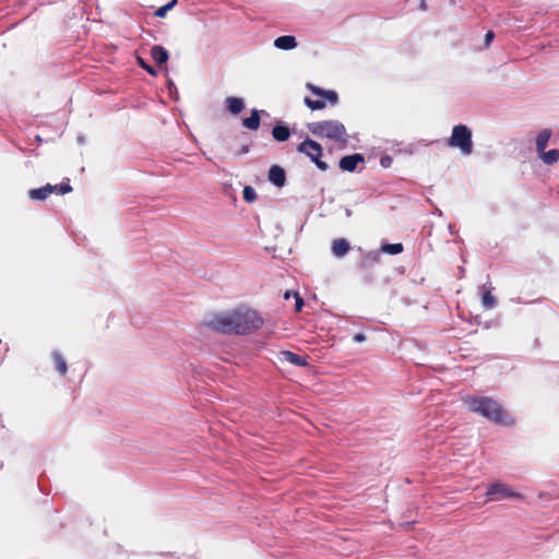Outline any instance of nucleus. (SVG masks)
<instances>
[{
    "instance_id": "nucleus-1",
    "label": "nucleus",
    "mask_w": 559,
    "mask_h": 559,
    "mask_svg": "<svg viewBox=\"0 0 559 559\" xmlns=\"http://www.w3.org/2000/svg\"><path fill=\"white\" fill-rule=\"evenodd\" d=\"M262 323L263 321L258 312L247 307L221 312L206 321V325L215 331L239 335L258 330Z\"/></svg>"
},
{
    "instance_id": "nucleus-2",
    "label": "nucleus",
    "mask_w": 559,
    "mask_h": 559,
    "mask_svg": "<svg viewBox=\"0 0 559 559\" xmlns=\"http://www.w3.org/2000/svg\"><path fill=\"white\" fill-rule=\"evenodd\" d=\"M464 406L487 420L501 425L512 426L514 419L509 413H507L500 403L491 397L483 395H466L463 397Z\"/></svg>"
},
{
    "instance_id": "nucleus-3",
    "label": "nucleus",
    "mask_w": 559,
    "mask_h": 559,
    "mask_svg": "<svg viewBox=\"0 0 559 559\" xmlns=\"http://www.w3.org/2000/svg\"><path fill=\"white\" fill-rule=\"evenodd\" d=\"M308 130L317 138L326 139L332 142L345 144L348 134L345 126L338 120H321L307 124Z\"/></svg>"
},
{
    "instance_id": "nucleus-4",
    "label": "nucleus",
    "mask_w": 559,
    "mask_h": 559,
    "mask_svg": "<svg viewBox=\"0 0 559 559\" xmlns=\"http://www.w3.org/2000/svg\"><path fill=\"white\" fill-rule=\"evenodd\" d=\"M448 145L457 148L464 156L471 155L473 153L472 131L465 124L454 126Z\"/></svg>"
},
{
    "instance_id": "nucleus-5",
    "label": "nucleus",
    "mask_w": 559,
    "mask_h": 559,
    "mask_svg": "<svg viewBox=\"0 0 559 559\" xmlns=\"http://www.w3.org/2000/svg\"><path fill=\"white\" fill-rule=\"evenodd\" d=\"M487 501L490 500H502V499H515L522 500L523 496L513 490L510 486L501 481H495L487 488Z\"/></svg>"
},
{
    "instance_id": "nucleus-6",
    "label": "nucleus",
    "mask_w": 559,
    "mask_h": 559,
    "mask_svg": "<svg viewBox=\"0 0 559 559\" xmlns=\"http://www.w3.org/2000/svg\"><path fill=\"white\" fill-rule=\"evenodd\" d=\"M297 151L306 154L320 170L325 171L329 168L328 164L320 159L322 146L318 142L307 139L297 146Z\"/></svg>"
},
{
    "instance_id": "nucleus-7",
    "label": "nucleus",
    "mask_w": 559,
    "mask_h": 559,
    "mask_svg": "<svg viewBox=\"0 0 559 559\" xmlns=\"http://www.w3.org/2000/svg\"><path fill=\"white\" fill-rule=\"evenodd\" d=\"M72 190L71 186L68 183L61 185H46L45 187L38 189H32L28 191V197L35 201L46 200L50 194H66Z\"/></svg>"
},
{
    "instance_id": "nucleus-8",
    "label": "nucleus",
    "mask_w": 559,
    "mask_h": 559,
    "mask_svg": "<svg viewBox=\"0 0 559 559\" xmlns=\"http://www.w3.org/2000/svg\"><path fill=\"white\" fill-rule=\"evenodd\" d=\"M306 86L316 96L326 99L329 102V104H331L333 106L337 104L338 95L336 92L331 91V90H323V88L318 87L311 83H308Z\"/></svg>"
},
{
    "instance_id": "nucleus-9",
    "label": "nucleus",
    "mask_w": 559,
    "mask_h": 559,
    "mask_svg": "<svg viewBox=\"0 0 559 559\" xmlns=\"http://www.w3.org/2000/svg\"><path fill=\"white\" fill-rule=\"evenodd\" d=\"M364 163V157L360 154L347 155L341 158L340 168L344 171H355L359 164Z\"/></svg>"
},
{
    "instance_id": "nucleus-10",
    "label": "nucleus",
    "mask_w": 559,
    "mask_h": 559,
    "mask_svg": "<svg viewBox=\"0 0 559 559\" xmlns=\"http://www.w3.org/2000/svg\"><path fill=\"white\" fill-rule=\"evenodd\" d=\"M280 360L281 361H286L288 364H292L294 366H307V359L306 357H302L300 355H297L293 352H289V350H284V352H281L280 353Z\"/></svg>"
},
{
    "instance_id": "nucleus-11",
    "label": "nucleus",
    "mask_w": 559,
    "mask_h": 559,
    "mask_svg": "<svg viewBox=\"0 0 559 559\" xmlns=\"http://www.w3.org/2000/svg\"><path fill=\"white\" fill-rule=\"evenodd\" d=\"M269 180L276 187L285 185V171L282 167L273 165L269 170Z\"/></svg>"
},
{
    "instance_id": "nucleus-12",
    "label": "nucleus",
    "mask_w": 559,
    "mask_h": 559,
    "mask_svg": "<svg viewBox=\"0 0 559 559\" xmlns=\"http://www.w3.org/2000/svg\"><path fill=\"white\" fill-rule=\"evenodd\" d=\"M274 46L281 50H292L297 47V41L294 36L284 35L274 40Z\"/></svg>"
},
{
    "instance_id": "nucleus-13",
    "label": "nucleus",
    "mask_w": 559,
    "mask_h": 559,
    "mask_svg": "<svg viewBox=\"0 0 559 559\" xmlns=\"http://www.w3.org/2000/svg\"><path fill=\"white\" fill-rule=\"evenodd\" d=\"M349 242L344 238H338L332 242V253L336 258L344 257L349 251Z\"/></svg>"
},
{
    "instance_id": "nucleus-14",
    "label": "nucleus",
    "mask_w": 559,
    "mask_h": 559,
    "mask_svg": "<svg viewBox=\"0 0 559 559\" xmlns=\"http://www.w3.org/2000/svg\"><path fill=\"white\" fill-rule=\"evenodd\" d=\"M151 56L157 64L166 63L169 58L168 51L159 45H155L152 47Z\"/></svg>"
},
{
    "instance_id": "nucleus-15",
    "label": "nucleus",
    "mask_w": 559,
    "mask_h": 559,
    "mask_svg": "<svg viewBox=\"0 0 559 559\" xmlns=\"http://www.w3.org/2000/svg\"><path fill=\"white\" fill-rule=\"evenodd\" d=\"M225 104L233 115L239 114L245 108V102L239 97H227Z\"/></svg>"
},
{
    "instance_id": "nucleus-16",
    "label": "nucleus",
    "mask_w": 559,
    "mask_h": 559,
    "mask_svg": "<svg viewBox=\"0 0 559 559\" xmlns=\"http://www.w3.org/2000/svg\"><path fill=\"white\" fill-rule=\"evenodd\" d=\"M551 132L547 129L540 131L536 138V150L538 154L545 151L548 145Z\"/></svg>"
},
{
    "instance_id": "nucleus-17",
    "label": "nucleus",
    "mask_w": 559,
    "mask_h": 559,
    "mask_svg": "<svg viewBox=\"0 0 559 559\" xmlns=\"http://www.w3.org/2000/svg\"><path fill=\"white\" fill-rule=\"evenodd\" d=\"M245 128L249 130H257L260 126V115L258 109L251 111V116L242 120Z\"/></svg>"
},
{
    "instance_id": "nucleus-18",
    "label": "nucleus",
    "mask_w": 559,
    "mask_h": 559,
    "mask_svg": "<svg viewBox=\"0 0 559 559\" xmlns=\"http://www.w3.org/2000/svg\"><path fill=\"white\" fill-rule=\"evenodd\" d=\"M272 135L273 138L278 141V142H284L286 140L289 139L290 136V131L288 129V127L286 126H282V124H277L273 128L272 130Z\"/></svg>"
},
{
    "instance_id": "nucleus-19",
    "label": "nucleus",
    "mask_w": 559,
    "mask_h": 559,
    "mask_svg": "<svg viewBox=\"0 0 559 559\" xmlns=\"http://www.w3.org/2000/svg\"><path fill=\"white\" fill-rule=\"evenodd\" d=\"M52 359L55 361L57 371L62 376L66 374L68 371V366L61 353L55 350L52 353Z\"/></svg>"
},
{
    "instance_id": "nucleus-20",
    "label": "nucleus",
    "mask_w": 559,
    "mask_h": 559,
    "mask_svg": "<svg viewBox=\"0 0 559 559\" xmlns=\"http://www.w3.org/2000/svg\"><path fill=\"white\" fill-rule=\"evenodd\" d=\"M539 158L547 165H551L558 162L559 159V150H550L548 152H542Z\"/></svg>"
},
{
    "instance_id": "nucleus-21",
    "label": "nucleus",
    "mask_w": 559,
    "mask_h": 559,
    "mask_svg": "<svg viewBox=\"0 0 559 559\" xmlns=\"http://www.w3.org/2000/svg\"><path fill=\"white\" fill-rule=\"evenodd\" d=\"M304 102L307 105V107H309L311 110L323 109L326 107V105L329 103L326 99L321 98V97H319V99H316V100H313L309 97H305Z\"/></svg>"
},
{
    "instance_id": "nucleus-22",
    "label": "nucleus",
    "mask_w": 559,
    "mask_h": 559,
    "mask_svg": "<svg viewBox=\"0 0 559 559\" xmlns=\"http://www.w3.org/2000/svg\"><path fill=\"white\" fill-rule=\"evenodd\" d=\"M481 304L487 309H492L496 306L495 297L485 286L483 287Z\"/></svg>"
},
{
    "instance_id": "nucleus-23",
    "label": "nucleus",
    "mask_w": 559,
    "mask_h": 559,
    "mask_svg": "<svg viewBox=\"0 0 559 559\" xmlns=\"http://www.w3.org/2000/svg\"><path fill=\"white\" fill-rule=\"evenodd\" d=\"M381 250L384 253L394 255V254H399L403 251V246H402V243L383 245L381 247Z\"/></svg>"
},
{
    "instance_id": "nucleus-24",
    "label": "nucleus",
    "mask_w": 559,
    "mask_h": 559,
    "mask_svg": "<svg viewBox=\"0 0 559 559\" xmlns=\"http://www.w3.org/2000/svg\"><path fill=\"white\" fill-rule=\"evenodd\" d=\"M242 197L245 201L253 202L257 199L255 190L250 186H246L242 191Z\"/></svg>"
},
{
    "instance_id": "nucleus-25",
    "label": "nucleus",
    "mask_w": 559,
    "mask_h": 559,
    "mask_svg": "<svg viewBox=\"0 0 559 559\" xmlns=\"http://www.w3.org/2000/svg\"><path fill=\"white\" fill-rule=\"evenodd\" d=\"M176 4H174V2H168L167 4L158 8L156 11H155V15L157 17H164L166 15V13L171 10Z\"/></svg>"
},
{
    "instance_id": "nucleus-26",
    "label": "nucleus",
    "mask_w": 559,
    "mask_h": 559,
    "mask_svg": "<svg viewBox=\"0 0 559 559\" xmlns=\"http://www.w3.org/2000/svg\"><path fill=\"white\" fill-rule=\"evenodd\" d=\"M138 63L140 64L141 68L146 70L151 75L155 76L157 74L156 71L150 64H147L141 57H138Z\"/></svg>"
},
{
    "instance_id": "nucleus-27",
    "label": "nucleus",
    "mask_w": 559,
    "mask_h": 559,
    "mask_svg": "<svg viewBox=\"0 0 559 559\" xmlns=\"http://www.w3.org/2000/svg\"><path fill=\"white\" fill-rule=\"evenodd\" d=\"M392 163H393V159H392V157H391V156H389V155L382 156V157L380 158V165H381L383 168H389V167H391Z\"/></svg>"
},
{
    "instance_id": "nucleus-28",
    "label": "nucleus",
    "mask_w": 559,
    "mask_h": 559,
    "mask_svg": "<svg viewBox=\"0 0 559 559\" xmlns=\"http://www.w3.org/2000/svg\"><path fill=\"white\" fill-rule=\"evenodd\" d=\"M294 298H295V309H296V311H300L304 306V300L297 293H294Z\"/></svg>"
},
{
    "instance_id": "nucleus-29",
    "label": "nucleus",
    "mask_w": 559,
    "mask_h": 559,
    "mask_svg": "<svg viewBox=\"0 0 559 559\" xmlns=\"http://www.w3.org/2000/svg\"><path fill=\"white\" fill-rule=\"evenodd\" d=\"M493 36H495V35H493V33H492V32H488V33L486 34V36H485V46H486V47L490 45V43H491V41H492V39H493Z\"/></svg>"
},
{
    "instance_id": "nucleus-30",
    "label": "nucleus",
    "mask_w": 559,
    "mask_h": 559,
    "mask_svg": "<svg viewBox=\"0 0 559 559\" xmlns=\"http://www.w3.org/2000/svg\"><path fill=\"white\" fill-rule=\"evenodd\" d=\"M366 340V336L361 333H357L355 336H354V341L357 342V343H360V342H364Z\"/></svg>"
},
{
    "instance_id": "nucleus-31",
    "label": "nucleus",
    "mask_w": 559,
    "mask_h": 559,
    "mask_svg": "<svg viewBox=\"0 0 559 559\" xmlns=\"http://www.w3.org/2000/svg\"><path fill=\"white\" fill-rule=\"evenodd\" d=\"M292 296H294V294H293L292 292H286V293L284 294V298H285V299H289Z\"/></svg>"
},
{
    "instance_id": "nucleus-32",
    "label": "nucleus",
    "mask_w": 559,
    "mask_h": 559,
    "mask_svg": "<svg viewBox=\"0 0 559 559\" xmlns=\"http://www.w3.org/2000/svg\"><path fill=\"white\" fill-rule=\"evenodd\" d=\"M169 88L171 90L173 87H175L174 83L173 82H169Z\"/></svg>"
},
{
    "instance_id": "nucleus-33",
    "label": "nucleus",
    "mask_w": 559,
    "mask_h": 559,
    "mask_svg": "<svg viewBox=\"0 0 559 559\" xmlns=\"http://www.w3.org/2000/svg\"><path fill=\"white\" fill-rule=\"evenodd\" d=\"M177 1H178V0H171L170 2H174V4H176V3H177Z\"/></svg>"
},
{
    "instance_id": "nucleus-34",
    "label": "nucleus",
    "mask_w": 559,
    "mask_h": 559,
    "mask_svg": "<svg viewBox=\"0 0 559 559\" xmlns=\"http://www.w3.org/2000/svg\"><path fill=\"white\" fill-rule=\"evenodd\" d=\"M424 7H425V4H424V0H421V8H424Z\"/></svg>"
}]
</instances>
